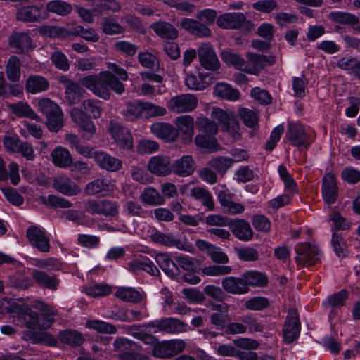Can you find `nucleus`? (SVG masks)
Here are the masks:
<instances>
[{"label":"nucleus","mask_w":360,"mask_h":360,"mask_svg":"<svg viewBox=\"0 0 360 360\" xmlns=\"http://www.w3.org/2000/svg\"><path fill=\"white\" fill-rule=\"evenodd\" d=\"M127 332L134 338L146 345L153 346L151 354L156 358L167 359L173 357L182 352L186 347L185 342L181 339L159 342L158 338L137 325L129 327Z\"/></svg>","instance_id":"f257e3e1"},{"label":"nucleus","mask_w":360,"mask_h":360,"mask_svg":"<svg viewBox=\"0 0 360 360\" xmlns=\"http://www.w3.org/2000/svg\"><path fill=\"white\" fill-rule=\"evenodd\" d=\"M32 306L40 312L41 330L49 329L54 323L57 312L41 301H34ZM22 339L31 341L34 344H44L48 346H56L58 343L53 335L44 331L25 330L22 332Z\"/></svg>","instance_id":"f03ea898"},{"label":"nucleus","mask_w":360,"mask_h":360,"mask_svg":"<svg viewBox=\"0 0 360 360\" xmlns=\"http://www.w3.org/2000/svg\"><path fill=\"white\" fill-rule=\"evenodd\" d=\"M80 83L94 95L105 100L110 98L109 89L117 94L124 91L123 84L108 71H101L98 75H89L82 78Z\"/></svg>","instance_id":"7ed1b4c3"},{"label":"nucleus","mask_w":360,"mask_h":360,"mask_svg":"<svg viewBox=\"0 0 360 360\" xmlns=\"http://www.w3.org/2000/svg\"><path fill=\"white\" fill-rule=\"evenodd\" d=\"M295 250L296 262L300 267L309 268L321 262L323 253L319 245L315 243H298Z\"/></svg>","instance_id":"20e7f679"},{"label":"nucleus","mask_w":360,"mask_h":360,"mask_svg":"<svg viewBox=\"0 0 360 360\" xmlns=\"http://www.w3.org/2000/svg\"><path fill=\"white\" fill-rule=\"evenodd\" d=\"M150 239L153 243L167 247H175L181 250L190 251L191 249L186 237L178 233H164L155 231L151 234Z\"/></svg>","instance_id":"39448f33"},{"label":"nucleus","mask_w":360,"mask_h":360,"mask_svg":"<svg viewBox=\"0 0 360 360\" xmlns=\"http://www.w3.org/2000/svg\"><path fill=\"white\" fill-rule=\"evenodd\" d=\"M198 98L191 94H183L172 97L167 103V108L174 113L188 112L198 105Z\"/></svg>","instance_id":"423d86ee"},{"label":"nucleus","mask_w":360,"mask_h":360,"mask_svg":"<svg viewBox=\"0 0 360 360\" xmlns=\"http://www.w3.org/2000/svg\"><path fill=\"white\" fill-rule=\"evenodd\" d=\"M247 60H244L243 70L249 74L257 75L266 65H271L274 63V58L271 56L257 54L248 52Z\"/></svg>","instance_id":"0eeeda50"},{"label":"nucleus","mask_w":360,"mask_h":360,"mask_svg":"<svg viewBox=\"0 0 360 360\" xmlns=\"http://www.w3.org/2000/svg\"><path fill=\"white\" fill-rule=\"evenodd\" d=\"M141 328L145 329L152 327L156 328L155 332L160 331L168 334L181 333L186 330V323L176 318L167 317L162 318L155 323H148L143 326H139Z\"/></svg>","instance_id":"6e6552de"},{"label":"nucleus","mask_w":360,"mask_h":360,"mask_svg":"<svg viewBox=\"0 0 360 360\" xmlns=\"http://www.w3.org/2000/svg\"><path fill=\"white\" fill-rule=\"evenodd\" d=\"M70 113L72 121L82 131L83 138L89 140L96 131L90 117L78 107L72 108Z\"/></svg>","instance_id":"1a4fd4ad"},{"label":"nucleus","mask_w":360,"mask_h":360,"mask_svg":"<svg viewBox=\"0 0 360 360\" xmlns=\"http://www.w3.org/2000/svg\"><path fill=\"white\" fill-rule=\"evenodd\" d=\"M108 130L111 138L119 148L122 149L133 148V137L127 128L111 122Z\"/></svg>","instance_id":"9d476101"},{"label":"nucleus","mask_w":360,"mask_h":360,"mask_svg":"<svg viewBox=\"0 0 360 360\" xmlns=\"http://www.w3.org/2000/svg\"><path fill=\"white\" fill-rule=\"evenodd\" d=\"M198 56L201 65L208 70H216L220 63L213 46L209 43L202 44L198 48Z\"/></svg>","instance_id":"9b49d317"},{"label":"nucleus","mask_w":360,"mask_h":360,"mask_svg":"<svg viewBox=\"0 0 360 360\" xmlns=\"http://www.w3.org/2000/svg\"><path fill=\"white\" fill-rule=\"evenodd\" d=\"M174 124L184 143H191L194 135L193 117L189 115H180L176 118Z\"/></svg>","instance_id":"f8f14e48"},{"label":"nucleus","mask_w":360,"mask_h":360,"mask_svg":"<svg viewBox=\"0 0 360 360\" xmlns=\"http://www.w3.org/2000/svg\"><path fill=\"white\" fill-rule=\"evenodd\" d=\"M147 167L150 173L158 176H165L172 173L170 158L165 155L151 157Z\"/></svg>","instance_id":"ddd939ff"},{"label":"nucleus","mask_w":360,"mask_h":360,"mask_svg":"<svg viewBox=\"0 0 360 360\" xmlns=\"http://www.w3.org/2000/svg\"><path fill=\"white\" fill-rule=\"evenodd\" d=\"M84 207L86 211L91 214L113 216L117 213L116 204L107 200H87Z\"/></svg>","instance_id":"4468645a"},{"label":"nucleus","mask_w":360,"mask_h":360,"mask_svg":"<svg viewBox=\"0 0 360 360\" xmlns=\"http://www.w3.org/2000/svg\"><path fill=\"white\" fill-rule=\"evenodd\" d=\"M27 236L31 244L39 250L44 252L49 251V238L38 226H32L29 227L27 230Z\"/></svg>","instance_id":"2eb2a0df"},{"label":"nucleus","mask_w":360,"mask_h":360,"mask_svg":"<svg viewBox=\"0 0 360 360\" xmlns=\"http://www.w3.org/2000/svg\"><path fill=\"white\" fill-rule=\"evenodd\" d=\"M65 88V98L70 105L78 103L84 94V90L75 82L70 80L65 76L59 79Z\"/></svg>","instance_id":"dca6fc26"},{"label":"nucleus","mask_w":360,"mask_h":360,"mask_svg":"<svg viewBox=\"0 0 360 360\" xmlns=\"http://www.w3.org/2000/svg\"><path fill=\"white\" fill-rule=\"evenodd\" d=\"M195 169V162L191 155H183L172 165V172L179 176L186 177L193 174Z\"/></svg>","instance_id":"f3484780"},{"label":"nucleus","mask_w":360,"mask_h":360,"mask_svg":"<svg viewBox=\"0 0 360 360\" xmlns=\"http://www.w3.org/2000/svg\"><path fill=\"white\" fill-rule=\"evenodd\" d=\"M45 18L43 7L34 5L23 6L16 13V18L23 22H37Z\"/></svg>","instance_id":"a211bd4d"},{"label":"nucleus","mask_w":360,"mask_h":360,"mask_svg":"<svg viewBox=\"0 0 360 360\" xmlns=\"http://www.w3.org/2000/svg\"><path fill=\"white\" fill-rule=\"evenodd\" d=\"M245 20L242 13H226L217 18V25L225 29H237L243 26Z\"/></svg>","instance_id":"6ab92c4d"},{"label":"nucleus","mask_w":360,"mask_h":360,"mask_svg":"<svg viewBox=\"0 0 360 360\" xmlns=\"http://www.w3.org/2000/svg\"><path fill=\"white\" fill-rule=\"evenodd\" d=\"M151 132L158 138L170 142L178 137L176 128L169 123L156 122L150 126Z\"/></svg>","instance_id":"aec40b11"},{"label":"nucleus","mask_w":360,"mask_h":360,"mask_svg":"<svg viewBox=\"0 0 360 360\" xmlns=\"http://www.w3.org/2000/svg\"><path fill=\"white\" fill-rule=\"evenodd\" d=\"M18 321L23 326L32 330H41L39 315L28 307L22 308L18 313Z\"/></svg>","instance_id":"412c9836"},{"label":"nucleus","mask_w":360,"mask_h":360,"mask_svg":"<svg viewBox=\"0 0 360 360\" xmlns=\"http://www.w3.org/2000/svg\"><path fill=\"white\" fill-rule=\"evenodd\" d=\"M312 141V132L300 123L294 124V146L307 149Z\"/></svg>","instance_id":"4be33fe9"},{"label":"nucleus","mask_w":360,"mask_h":360,"mask_svg":"<svg viewBox=\"0 0 360 360\" xmlns=\"http://www.w3.org/2000/svg\"><path fill=\"white\" fill-rule=\"evenodd\" d=\"M53 186L56 191L65 195H75L81 192L77 184L67 176H59L54 179Z\"/></svg>","instance_id":"5701e85b"},{"label":"nucleus","mask_w":360,"mask_h":360,"mask_svg":"<svg viewBox=\"0 0 360 360\" xmlns=\"http://www.w3.org/2000/svg\"><path fill=\"white\" fill-rule=\"evenodd\" d=\"M10 46L16 49V53H22L32 49V42L28 34L15 33L9 37Z\"/></svg>","instance_id":"b1692460"},{"label":"nucleus","mask_w":360,"mask_h":360,"mask_svg":"<svg viewBox=\"0 0 360 360\" xmlns=\"http://www.w3.org/2000/svg\"><path fill=\"white\" fill-rule=\"evenodd\" d=\"M224 289L231 294H245L249 291L246 281L242 278L226 277L222 281Z\"/></svg>","instance_id":"393cba45"},{"label":"nucleus","mask_w":360,"mask_h":360,"mask_svg":"<svg viewBox=\"0 0 360 360\" xmlns=\"http://www.w3.org/2000/svg\"><path fill=\"white\" fill-rule=\"evenodd\" d=\"M337 184L335 178L332 174H327L323 177L322 185V194L324 200L328 204H333L337 198Z\"/></svg>","instance_id":"a878e982"},{"label":"nucleus","mask_w":360,"mask_h":360,"mask_svg":"<svg viewBox=\"0 0 360 360\" xmlns=\"http://www.w3.org/2000/svg\"><path fill=\"white\" fill-rule=\"evenodd\" d=\"M233 234L240 240L249 241L253 237V231L250 224L244 219H238L231 224Z\"/></svg>","instance_id":"bb28decb"},{"label":"nucleus","mask_w":360,"mask_h":360,"mask_svg":"<svg viewBox=\"0 0 360 360\" xmlns=\"http://www.w3.org/2000/svg\"><path fill=\"white\" fill-rule=\"evenodd\" d=\"M94 160L101 167L110 172L117 171L122 167V162L119 159L102 151L95 153Z\"/></svg>","instance_id":"cd10ccee"},{"label":"nucleus","mask_w":360,"mask_h":360,"mask_svg":"<svg viewBox=\"0 0 360 360\" xmlns=\"http://www.w3.org/2000/svg\"><path fill=\"white\" fill-rule=\"evenodd\" d=\"M328 16L333 22L351 25L354 30L360 32V20L352 13L343 11H333L330 12Z\"/></svg>","instance_id":"c85d7f7f"},{"label":"nucleus","mask_w":360,"mask_h":360,"mask_svg":"<svg viewBox=\"0 0 360 360\" xmlns=\"http://www.w3.org/2000/svg\"><path fill=\"white\" fill-rule=\"evenodd\" d=\"M114 185L107 179H95L86 184L84 192L88 195H105L112 191Z\"/></svg>","instance_id":"c756f323"},{"label":"nucleus","mask_w":360,"mask_h":360,"mask_svg":"<svg viewBox=\"0 0 360 360\" xmlns=\"http://www.w3.org/2000/svg\"><path fill=\"white\" fill-rule=\"evenodd\" d=\"M181 27L198 37H210L212 34L211 30L200 21L191 18H185L181 22Z\"/></svg>","instance_id":"7c9ffc66"},{"label":"nucleus","mask_w":360,"mask_h":360,"mask_svg":"<svg viewBox=\"0 0 360 360\" xmlns=\"http://www.w3.org/2000/svg\"><path fill=\"white\" fill-rule=\"evenodd\" d=\"M187 193L195 200H199L208 211H212L214 209V202L212 194L205 188L202 187H194L190 188Z\"/></svg>","instance_id":"2f4dec72"},{"label":"nucleus","mask_w":360,"mask_h":360,"mask_svg":"<svg viewBox=\"0 0 360 360\" xmlns=\"http://www.w3.org/2000/svg\"><path fill=\"white\" fill-rule=\"evenodd\" d=\"M207 75L203 72H188L185 77L186 86L191 89L200 91L205 89L210 85V82L207 81Z\"/></svg>","instance_id":"473e14b6"},{"label":"nucleus","mask_w":360,"mask_h":360,"mask_svg":"<svg viewBox=\"0 0 360 360\" xmlns=\"http://www.w3.org/2000/svg\"><path fill=\"white\" fill-rule=\"evenodd\" d=\"M53 164L59 167L67 168L72 165V158L70 151L62 146H58L51 153Z\"/></svg>","instance_id":"72a5a7b5"},{"label":"nucleus","mask_w":360,"mask_h":360,"mask_svg":"<svg viewBox=\"0 0 360 360\" xmlns=\"http://www.w3.org/2000/svg\"><path fill=\"white\" fill-rule=\"evenodd\" d=\"M214 95L221 99L229 101H236L239 98V91L232 88V86L226 83H217L214 87Z\"/></svg>","instance_id":"f704fd0d"},{"label":"nucleus","mask_w":360,"mask_h":360,"mask_svg":"<svg viewBox=\"0 0 360 360\" xmlns=\"http://www.w3.org/2000/svg\"><path fill=\"white\" fill-rule=\"evenodd\" d=\"M136 345V342L127 338H117L113 343V351L118 353L117 358L120 360H123L134 353L131 351Z\"/></svg>","instance_id":"c9c22d12"},{"label":"nucleus","mask_w":360,"mask_h":360,"mask_svg":"<svg viewBox=\"0 0 360 360\" xmlns=\"http://www.w3.org/2000/svg\"><path fill=\"white\" fill-rule=\"evenodd\" d=\"M153 30L160 37L167 39H175L178 37L177 30L169 22L160 21L150 25Z\"/></svg>","instance_id":"e433bc0d"},{"label":"nucleus","mask_w":360,"mask_h":360,"mask_svg":"<svg viewBox=\"0 0 360 360\" xmlns=\"http://www.w3.org/2000/svg\"><path fill=\"white\" fill-rule=\"evenodd\" d=\"M25 87L29 93L38 94L46 91L49 83L45 77L34 75L27 78Z\"/></svg>","instance_id":"4c0bfd02"},{"label":"nucleus","mask_w":360,"mask_h":360,"mask_svg":"<svg viewBox=\"0 0 360 360\" xmlns=\"http://www.w3.org/2000/svg\"><path fill=\"white\" fill-rule=\"evenodd\" d=\"M11 111L19 117H27L31 120L41 121L40 117L32 110L26 102H18L8 105Z\"/></svg>","instance_id":"58836bf2"},{"label":"nucleus","mask_w":360,"mask_h":360,"mask_svg":"<svg viewBox=\"0 0 360 360\" xmlns=\"http://www.w3.org/2000/svg\"><path fill=\"white\" fill-rule=\"evenodd\" d=\"M32 277L39 286L49 289H56L60 283L55 275L49 274L46 271H34Z\"/></svg>","instance_id":"ea45409f"},{"label":"nucleus","mask_w":360,"mask_h":360,"mask_svg":"<svg viewBox=\"0 0 360 360\" xmlns=\"http://www.w3.org/2000/svg\"><path fill=\"white\" fill-rule=\"evenodd\" d=\"M194 142L198 148L206 150L210 153L221 149L220 145L214 136H208L204 134L196 135L194 139Z\"/></svg>","instance_id":"a19ab883"},{"label":"nucleus","mask_w":360,"mask_h":360,"mask_svg":"<svg viewBox=\"0 0 360 360\" xmlns=\"http://www.w3.org/2000/svg\"><path fill=\"white\" fill-rule=\"evenodd\" d=\"M140 198L143 203L151 206L162 205L165 202L164 198L159 191L151 186L144 189L140 195Z\"/></svg>","instance_id":"79ce46f5"},{"label":"nucleus","mask_w":360,"mask_h":360,"mask_svg":"<svg viewBox=\"0 0 360 360\" xmlns=\"http://www.w3.org/2000/svg\"><path fill=\"white\" fill-rule=\"evenodd\" d=\"M195 124L198 130L206 136H214L218 132V124L207 117H198Z\"/></svg>","instance_id":"37998d69"},{"label":"nucleus","mask_w":360,"mask_h":360,"mask_svg":"<svg viewBox=\"0 0 360 360\" xmlns=\"http://www.w3.org/2000/svg\"><path fill=\"white\" fill-rule=\"evenodd\" d=\"M7 78L11 82H18L20 78V60L15 56L9 58L6 65Z\"/></svg>","instance_id":"c03bdc74"},{"label":"nucleus","mask_w":360,"mask_h":360,"mask_svg":"<svg viewBox=\"0 0 360 360\" xmlns=\"http://www.w3.org/2000/svg\"><path fill=\"white\" fill-rule=\"evenodd\" d=\"M20 134L25 138L32 136L35 139H40L43 136V131L41 126L34 123H30L27 120L21 122Z\"/></svg>","instance_id":"a18cd8bd"},{"label":"nucleus","mask_w":360,"mask_h":360,"mask_svg":"<svg viewBox=\"0 0 360 360\" xmlns=\"http://www.w3.org/2000/svg\"><path fill=\"white\" fill-rule=\"evenodd\" d=\"M115 296L124 302H139L143 300V295L132 288H118Z\"/></svg>","instance_id":"49530a36"},{"label":"nucleus","mask_w":360,"mask_h":360,"mask_svg":"<svg viewBox=\"0 0 360 360\" xmlns=\"http://www.w3.org/2000/svg\"><path fill=\"white\" fill-rule=\"evenodd\" d=\"M59 338L61 342L72 346H79L84 341L82 333L71 330H65L60 332Z\"/></svg>","instance_id":"de8ad7c7"},{"label":"nucleus","mask_w":360,"mask_h":360,"mask_svg":"<svg viewBox=\"0 0 360 360\" xmlns=\"http://www.w3.org/2000/svg\"><path fill=\"white\" fill-rule=\"evenodd\" d=\"M210 117L219 122L221 129L235 118L233 113L231 110H224L217 107L212 108Z\"/></svg>","instance_id":"09e8293b"},{"label":"nucleus","mask_w":360,"mask_h":360,"mask_svg":"<svg viewBox=\"0 0 360 360\" xmlns=\"http://www.w3.org/2000/svg\"><path fill=\"white\" fill-rule=\"evenodd\" d=\"M46 10L59 15H66L71 12L72 6L63 1L53 0L47 3Z\"/></svg>","instance_id":"8fccbe9b"},{"label":"nucleus","mask_w":360,"mask_h":360,"mask_svg":"<svg viewBox=\"0 0 360 360\" xmlns=\"http://www.w3.org/2000/svg\"><path fill=\"white\" fill-rule=\"evenodd\" d=\"M46 125L51 132H58L64 125V116L61 110L46 117Z\"/></svg>","instance_id":"3c124183"},{"label":"nucleus","mask_w":360,"mask_h":360,"mask_svg":"<svg viewBox=\"0 0 360 360\" xmlns=\"http://www.w3.org/2000/svg\"><path fill=\"white\" fill-rule=\"evenodd\" d=\"M220 56L226 64L233 65L238 70H243L245 59L238 54L226 49L221 52Z\"/></svg>","instance_id":"603ef678"},{"label":"nucleus","mask_w":360,"mask_h":360,"mask_svg":"<svg viewBox=\"0 0 360 360\" xmlns=\"http://www.w3.org/2000/svg\"><path fill=\"white\" fill-rule=\"evenodd\" d=\"M143 102L129 103L124 113L125 118L133 121L140 117H144Z\"/></svg>","instance_id":"864d4df0"},{"label":"nucleus","mask_w":360,"mask_h":360,"mask_svg":"<svg viewBox=\"0 0 360 360\" xmlns=\"http://www.w3.org/2000/svg\"><path fill=\"white\" fill-rule=\"evenodd\" d=\"M79 108L82 109L86 114H89V117H92L94 118L99 117L102 112L100 106V102L94 99L84 100L82 103V107Z\"/></svg>","instance_id":"5fc2aeb1"},{"label":"nucleus","mask_w":360,"mask_h":360,"mask_svg":"<svg viewBox=\"0 0 360 360\" xmlns=\"http://www.w3.org/2000/svg\"><path fill=\"white\" fill-rule=\"evenodd\" d=\"M247 286H264L267 283L266 276L260 271H248L244 275Z\"/></svg>","instance_id":"6e6d98bb"},{"label":"nucleus","mask_w":360,"mask_h":360,"mask_svg":"<svg viewBox=\"0 0 360 360\" xmlns=\"http://www.w3.org/2000/svg\"><path fill=\"white\" fill-rule=\"evenodd\" d=\"M114 49L117 52L129 57L134 56L138 51V47L136 44L125 40L115 41Z\"/></svg>","instance_id":"4d7b16f0"},{"label":"nucleus","mask_w":360,"mask_h":360,"mask_svg":"<svg viewBox=\"0 0 360 360\" xmlns=\"http://www.w3.org/2000/svg\"><path fill=\"white\" fill-rule=\"evenodd\" d=\"M239 115L246 127L256 129L259 120L257 112L248 108H242L239 111Z\"/></svg>","instance_id":"13d9d810"},{"label":"nucleus","mask_w":360,"mask_h":360,"mask_svg":"<svg viewBox=\"0 0 360 360\" xmlns=\"http://www.w3.org/2000/svg\"><path fill=\"white\" fill-rule=\"evenodd\" d=\"M37 106L39 111L45 115L46 117L62 110L56 103L47 98L39 99Z\"/></svg>","instance_id":"bf43d9fd"},{"label":"nucleus","mask_w":360,"mask_h":360,"mask_svg":"<svg viewBox=\"0 0 360 360\" xmlns=\"http://www.w3.org/2000/svg\"><path fill=\"white\" fill-rule=\"evenodd\" d=\"M102 30L108 35L122 33L124 29L112 18H105L102 22Z\"/></svg>","instance_id":"052dcab7"},{"label":"nucleus","mask_w":360,"mask_h":360,"mask_svg":"<svg viewBox=\"0 0 360 360\" xmlns=\"http://www.w3.org/2000/svg\"><path fill=\"white\" fill-rule=\"evenodd\" d=\"M94 12L117 11L120 9V4L115 0H94Z\"/></svg>","instance_id":"680f3d73"},{"label":"nucleus","mask_w":360,"mask_h":360,"mask_svg":"<svg viewBox=\"0 0 360 360\" xmlns=\"http://www.w3.org/2000/svg\"><path fill=\"white\" fill-rule=\"evenodd\" d=\"M246 309L252 311H261L269 307V300L264 297H255L245 302Z\"/></svg>","instance_id":"e2e57ef3"},{"label":"nucleus","mask_w":360,"mask_h":360,"mask_svg":"<svg viewBox=\"0 0 360 360\" xmlns=\"http://www.w3.org/2000/svg\"><path fill=\"white\" fill-rule=\"evenodd\" d=\"M238 257L243 261L251 262L258 259V251L252 247L244 246L236 249Z\"/></svg>","instance_id":"0e129e2a"},{"label":"nucleus","mask_w":360,"mask_h":360,"mask_svg":"<svg viewBox=\"0 0 360 360\" xmlns=\"http://www.w3.org/2000/svg\"><path fill=\"white\" fill-rule=\"evenodd\" d=\"M143 110L145 118L163 116L167 113L165 108L150 102H143Z\"/></svg>","instance_id":"69168bd1"},{"label":"nucleus","mask_w":360,"mask_h":360,"mask_svg":"<svg viewBox=\"0 0 360 360\" xmlns=\"http://www.w3.org/2000/svg\"><path fill=\"white\" fill-rule=\"evenodd\" d=\"M86 326L87 328L96 330L99 333L113 334L117 330L115 326L100 321H88Z\"/></svg>","instance_id":"338daca9"},{"label":"nucleus","mask_w":360,"mask_h":360,"mask_svg":"<svg viewBox=\"0 0 360 360\" xmlns=\"http://www.w3.org/2000/svg\"><path fill=\"white\" fill-rule=\"evenodd\" d=\"M87 295L96 297L106 296L112 292V288L107 284H95L85 289Z\"/></svg>","instance_id":"774afa93"}]
</instances>
